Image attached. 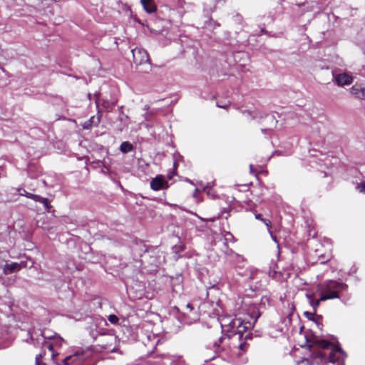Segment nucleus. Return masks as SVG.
Returning a JSON list of instances; mask_svg holds the SVG:
<instances>
[{"label":"nucleus","instance_id":"4","mask_svg":"<svg viewBox=\"0 0 365 365\" xmlns=\"http://www.w3.org/2000/svg\"><path fill=\"white\" fill-rule=\"evenodd\" d=\"M43 336L48 339V341H46L43 344V347L44 349H48L49 351H51V356L52 357H54V348L56 346H60L63 342V339L61 338L58 336H53L51 335L47 334L46 331H43Z\"/></svg>","mask_w":365,"mask_h":365},{"label":"nucleus","instance_id":"12","mask_svg":"<svg viewBox=\"0 0 365 365\" xmlns=\"http://www.w3.org/2000/svg\"><path fill=\"white\" fill-rule=\"evenodd\" d=\"M307 297L309 299V302L310 305L312 307L313 310L314 312H316L317 307L320 304V302L322 301L320 298L318 300H314L312 295L307 294Z\"/></svg>","mask_w":365,"mask_h":365},{"label":"nucleus","instance_id":"11","mask_svg":"<svg viewBox=\"0 0 365 365\" xmlns=\"http://www.w3.org/2000/svg\"><path fill=\"white\" fill-rule=\"evenodd\" d=\"M133 150V145L128 141L123 142L120 146V150L123 153H127L128 152L132 151Z\"/></svg>","mask_w":365,"mask_h":365},{"label":"nucleus","instance_id":"7","mask_svg":"<svg viewBox=\"0 0 365 365\" xmlns=\"http://www.w3.org/2000/svg\"><path fill=\"white\" fill-rule=\"evenodd\" d=\"M350 93L356 98L361 100L365 99V84H354L350 89Z\"/></svg>","mask_w":365,"mask_h":365},{"label":"nucleus","instance_id":"22","mask_svg":"<svg viewBox=\"0 0 365 365\" xmlns=\"http://www.w3.org/2000/svg\"><path fill=\"white\" fill-rule=\"evenodd\" d=\"M91 123H89L88 121V122H86L85 124H84V128H88L89 126L91 125Z\"/></svg>","mask_w":365,"mask_h":365},{"label":"nucleus","instance_id":"23","mask_svg":"<svg viewBox=\"0 0 365 365\" xmlns=\"http://www.w3.org/2000/svg\"><path fill=\"white\" fill-rule=\"evenodd\" d=\"M225 340H226V338H225V337H220V338L219 339V342H220V343H223Z\"/></svg>","mask_w":365,"mask_h":365},{"label":"nucleus","instance_id":"21","mask_svg":"<svg viewBox=\"0 0 365 365\" xmlns=\"http://www.w3.org/2000/svg\"><path fill=\"white\" fill-rule=\"evenodd\" d=\"M217 107L222 108H227L228 107L227 104L220 105V104L217 103Z\"/></svg>","mask_w":365,"mask_h":365},{"label":"nucleus","instance_id":"5","mask_svg":"<svg viewBox=\"0 0 365 365\" xmlns=\"http://www.w3.org/2000/svg\"><path fill=\"white\" fill-rule=\"evenodd\" d=\"M334 81L339 86L350 85L353 81V77L347 73H334Z\"/></svg>","mask_w":365,"mask_h":365},{"label":"nucleus","instance_id":"6","mask_svg":"<svg viewBox=\"0 0 365 365\" xmlns=\"http://www.w3.org/2000/svg\"><path fill=\"white\" fill-rule=\"evenodd\" d=\"M168 187V182L163 175H157L150 181V187L155 191L165 189Z\"/></svg>","mask_w":365,"mask_h":365},{"label":"nucleus","instance_id":"17","mask_svg":"<svg viewBox=\"0 0 365 365\" xmlns=\"http://www.w3.org/2000/svg\"><path fill=\"white\" fill-rule=\"evenodd\" d=\"M42 354H40L36 356V365H44V364L42 363Z\"/></svg>","mask_w":365,"mask_h":365},{"label":"nucleus","instance_id":"27","mask_svg":"<svg viewBox=\"0 0 365 365\" xmlns=\"http://www.w3.org/2000/svg\"><path fill=\"white\" fill-rule=\"evenodd\" d=\"M214 346L218 347V346H219V344H218L217 342H215V344H214Z\"/></svg>","mask_w":365,"mask_h":365},{"label":"nucleus","instance_id":"28","mask_svg":"<svg viewBox=\"0 0 365 365\" xmlns=\"http://www.w3.org/2000/svg\"><path fill=\"white\" fill-rule=\"evenodd\" d=\"M270 120H272V121L274 120V118L272 116H269L268 117Z\"/></svg>","mask_w":365,"mask_h":365},{"label":"nucleus","instance_id":"25","mask_svg":"<svg viewBox=\"0 0 365 365\" xmlns=\"http://www.w3.org/2000/svg\"><path fill=\"white\" fill-rule=\"evenodd\" d=\"M187 307L188 309H190V310H192V306H191L190 304H187Z\"/></svg>","mask_w":365,"mask_h":365},{"label":"nucleus","instance_id":"18","mask_svg":"<svg viewBox=\"0 0 365 365\" xmlns=\"http://www.w3.org/2000/svg\"><path fill=\"white\" fill-rule=\"evenodd\" d=\"M316 312H305L304 313V316L309 319H312L314 314H315Z\"/></svg>","mask_w":365,"mask_h":365},{"label":"nucleus","instance_id":"10","mask_svg":"<svg viewBox=\"0 0 365 365\" xmlns=\"http://www.w3.org/2000/svg\"><path fill=\"white\" fill-rule=\"evenodd\" d=\"M21 266L19 263L12 262L11 264H6L3 269V272L5 274H7L9 273H12L16 270H19Z\"/></svg>","mask_w":365,"mask_h":365},{"label":"nucleus","instance_id":"26","mask_svg":"<svg viewBox=\"0 0 365 365\" xmlns=\"http://www.w3.org/2000/svg\"><path fill=\"white\" fill-rule=\"evenodd\" d=\"M244 346H245V344H241L240 345V349L241 350H243V349H244Z\"/></svg>","mask_w":365,"mask_h":365},{"label":"nucleus","instance_id":"1","mask_svg":"<svg viewBox=\"0 0 365 365\" xmlns=\"http://www.w3.org/2000/svg\"><path fill=\"white\" fill-rule=\"evenodd\" d=\"M259 316V312L252 307V313L250 315V320L242 319L240 317H236L232 319L225 318L222 320V327H227V331L230 335H239L240 336L244 331L250 329L257 322Z\"/></svg>","mask_w":365,"mask_h":365},{"label":"nucleus","instance_id":"2","mask_svg":"<svg viewBox=\"0 0 365 365\" xmlns=\"http://www.w3.org/2000/svg\"><path fill=\"white\" fill-rule=\"evenodd\" d=\"M346 285L335 281H329L321 287V300H327L339 298L338 293L345 288Z\"/></svg>","mask_w":365,"mask_h":365},{"label":"nucleus","instance_id":"15","mask_svg":"<svg viewBox=\"0 0 365 365\" xmlns=\"http://www.w3.org/2000/svg\"><path fill=\"white\" fill-rule=\"evenodd\" d=\"M108 321L111 323V324H115L118 323V318L117 316L114 315V314H110L108 316Z\"/></svg>","mask_w":365,"mask_h":365},{"label":"nucleus","instance_id":"16","mask_svg":"<svg viewBox=\"0 0 365 365\" xmlns=\"http://www.w3.org/2000/svg\"><path fill=\"white\" fill-rule=\"evenodd\" d=\"M356 189L359 192L365 193V182L359 184L356 187Z\"/></svg>","mask_w":365,"mask_h":365},{"label":"nucleus","instance_id":"24","mask_svg":"<svg viewBox=\"0 0 365 365\" xmlns=\"http://www.w3.org/2000/svg\"><path fill=\"white\" fill-rule=\"evenodd\" d=\"M93 120H94V116L91 117L88 122L91 123L92 122H93Z\"/></svg>","mask_w":365,"mask_h":365},{"label":"nucleus","instance_id":"13","mask_svg":"<svg viewBox=\"0 0 365 365\" xmlns=\"http://www.w3.org/2000/svg\"><path fill=\"white\" fill-rule=\"evenodd\" d=\"M77 359H78V356L76 355L66 356L62 361V364H59V365H71V364L75 363Z\"/></svg>","mask_w":365,"mask_h":365},{"label":"nucleus","instance_id":"8","mask_svg":"<svg viewBox=\"0 0 365 365\" xmlns=\"http://www.w3.org/2000/svg\"><path fill=\"white\" fill-rule=\"evenodd\" d=\"M140 2L146 12L152 14L156 11L157 9L154 0H140Z\"/></svg>","mask_w":365,"mask_h":365},{"label":"nucleus","instance_id":"3","mask_svg":"<svg viewBox=\"0 0 365 365\" xmlns=\"http://www.w3.org/2000/svg\"><path fill=\"white\" fill-rule=\"evenodd\" d=\"M133 61L137 65H148V71L150 69V58L147 51L143 48H136L132 50Z\"/></svg>","mask_w":365,"mask_h":365},{"label":"nucleus","instance_id":"29","mask_svg":"<svg viewBox=\"0 0 365 365\" xmlns=\"http://www.w3.org/2000/svg\"><path fill=\"white\" fill-rule=\"evenodd\" d=\"M252 167H253L252 165H250V168L251 171L252 170Z\"/></svg>","mask_w":365,"mask_h":365},{"label":"nucleus","instance_id":"9","mask_svg":"<svg viewBox=\"0 0 365 365\" xmlns=\"http://www.w3.org/2000/svg\"><path fill=\"white\" fill-rule=\"evenodd\" d=\"M27 197L30 198V199H33L35 201L42 203L44 205L45 209L48 211L49 210L50 205H49L48 200L47 198H44L39 195H34V194H29L27 195Z\"/></svg>","mask_w":365,"mask_h":365},{"label":"nucleus","instance_id":"19","mask_svg":"<svg viewBox=\"0 0 365 365\" xmlns=\"http://www.w3.org/2000/svg\"><path fill=\"white\" fill-rule=\"evenodd\" d=\"M19 193H20V195H24V196H26V197H27V195H28L29 194H30L29 192H27V191H26L25 190H19Z\"/></svg>","mask_w":365,"mask_h":365},{"label":"nucleus","instance_id":"20","mask_svg":"<svg viewBox=\"0 0 365 365\" xmlns=\"http://www.w3.org/2000/svg\"><path fill=\"white\" fill-rule=\"evenodd\" d=\"M255 218L259 220H261L262 222H263V220H264L262 217V215L260 214H255Z\"/></svg>","mask_w":365,"mask_h":365},{"label":"nucleus","instance_id":"14","mask_svg":"<svg viewBox=\"0 0 365 365\" xmlns=\"http://www.w3.org/2000/svg\"><path fill=\"white\" fill-rule=\"evenodd\" d=\"M263 222L265 224V225L267 226V229H268V231L271 235V237L272 239L275 242H277V238L275 236L273 235L272 231L270 230V228H271V222L268 220H263Z\"/></svg>","mask_w":365,"mask_h":365}]
</instances>
